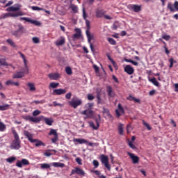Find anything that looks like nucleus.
I'll use <instances>...</instances> for the list:
<instances>
[{
  "label": "nucleus",
  "instance_id": "obj_26",
  "mask_svg": "<svg viewBox=\"0 0 178 178\" xmlns=\"http://www.w3.org/2000/svg\"><path fill=\"white\" fill-rule=\"evenodd\" d=\"M6 86H16L17 87H19L20 86V84L19 83V82H14L12 80H8L6 82Z\"/></svg>",
  "mask_w": 178,
  "mask_h": 178
},
{
  "label": "nucleus",
  "instance_id": "obj_30",
  "mask_svg": "<svg viewBox=\"0 0 178 178\" xmlns=\"http://www.w3.org/2000/svg\"><path fill=\"white\" fill-rule=\"evenodd\" d=\"M33 140H36L34 142V143H36L35 145V147H41V146L45 147V143H44V142H42L38 139H33Z\"/></svg>",
  "mask_w": 178,
  "mask_h": 178
},
{
  "label": "nucleus",
  "instance_id": "obj_39",
  "mask_svg": "<svg viewBox=\"0 0 178 178\" xmlns=\"http://www.w3.org/2000/svg\"><path fill=\"white\" fill-rule=\"evenodd\" d=\"M6 161L8 163H13V162H15V161H16V157H15V156L9 157V158L6 159Z\"/></svg>",
  "mask_w": 178,
  "mask_h": 178
},
{
  "label": "nucleus",
  "instance_id": "obj_19",
  "mask_svg": "<svg viewBox=\"0 0 178 178\" xmlns=\"http://www.w3.org/2000/svg\"><path fill=\"white\" fill-rule=\"evenodd\" d=\"M67 90L66 89H55L53 91V95H62L63 94H66Z\"/></svg>",
  "mask_w": 178,
  "mask_h": 178
},
{
  "label": "nucleus",
  "instance_id": "obj_41",
  "mask_svg": "<svg viewBox=\"0 0 178 178\" xmlns=\"http://www.w3.org/2000/svg\"><path fill=\"white\" fill-rule=\"evenodd\" d=\"M123 125L122 124H120L118 125V132L120 136H123Z\"/></svg>",
  "mask_w": 178,
  "mask_h": 178
},
{
  "label": "nucleus",
  "instance_id": "obj_4",
  "mask_svg": "<svg viewBox=\"0 0 178 178\" xmlns=\"http://www.w3.org/2000/svg\"><path fill=\"white\" fill-rule=\"evenodd\" d=\"M100 161L104 165L105 168H106L108 170H111V165H109V158L108 157V156L101 154Z\"/></svg>",
  "mask_w": 178,
  "mask_h": 178
},
{
  "label": "nucleus",
  "instance_id": "obj_18",
  "mask_svg": "<svg viewBox=\"0 0 178 178\" xmlns=\"http://www.w3.org/2000/svg\"><path fill=\"white\" fill-rule=\"evenodd\" d=\"M24 136L28 138L29 141H30V143H33L34 142L37 141L34 139H33V134L29 132V131H24Z\"/></svg>",
  "mask_w": 178,
  "mask_h": 178
},
{
  "label": "nucleus",
  "instance_id": "obj_29",
  "mask_svg": "<svg viewBox=\"0 0 178 178\" xmlns=\"http://www.w3.org/2000/svg\"><path fill=\"white\" fill-rule=\"evenodd\" d=\"M74 143H79V144H86L87 140L83 138H74L73 140Z\"/></svg>",
  "mask_w": 178,
  "mask_h": 178
},
{
  "label": "nucleus",
  "instance_id": "obj_37",
  "mask_svg": "<svg viewBox=\"0 0 178 178\" xmlns=\"http://www.w3.org/2000/svg\"><path fill=\"white\" fill-rule=\"evenodd\" d=\"M6 42L9 44V45H11L13 48H16V44H15V42L12 39H7Z\"/></svg>",
  "mask_w": 178,
  "mask_h": 178
},
{
  "label": "nucleus",
  "instance_id": "obj_54",
  "mask_svg": "<svg viewBox=\"0 0 178 178\" xmlns=\"http://www.w3.org/2000/svg\"><path fill=\"white\" fill-rule=\"evenodd\" d=\"M32 41L34 42V44H40V39L37 37H33L32 38Z\"/></svg>",
  "mask_w": 178,
  "mask_h": 178
},
{
  "label": "nucleus",
  "instance_id": "obj_11",
  "mask_svg": "<svg viewBox=\"0 0 178 178\" xmlns=\"http://www.w3.org/2000/svg\"><path fill=\"white\" fill-rule=\"evenodd\" d=\"M127 8L129 10H132L133 12H135L136 13H138L139 12H141V6H139L137 4H129L127 6Z\"/></svg>",
  "mask_w": 178,
  "mask_h": 178
},
{
  "label": "nucleus",
  "instance_id": "obj_8",
  "mask_svg": "<svg viewBox=\"0 0 178 178\" xmlns=\"http://www.w3.org/2000/svg\"><path fill=\"white\" fill-rule=\"evenodd\" d=\"M73 175H78V176H81V177H83V176H86V172H84V170L79 167H75L71 171V176Z\"/></svg>",
  "mask_w": 178,
  "mask_h": 178
},
{
  "label": "nucleus",
  "instance_id": "obj_62",
  "mask_svg": "<svg viewBox=\"0 0 178 178\" xmlns=\"http://www.w3.org/2000/svg\"><path fill=\"white\" fill-rule=\"evenodd\" d=\"M76 162L78 163V165H83L82 160L80 159V157H77L75 159Z\"/></svg>",
  "mask_w": 178,
  "mask_h": 178
},
{
  "label": "nucleus",
  "instance_id": "obj_52",
  "mask_svg": "<svg viewBox=\"0 0 178 178\" xmlns=\"http://www.w3.org/2000/svg\"><path fill=\"white\" fill-rule=\"evenodd\" d=\"M107 58L108 59L110 60V62H111L112 65H113V66H115V65H116V62H115V60H113V58L112 57H111L109 56V54H107Z\"/></svg>",
  "mask_w": 178,
  "mask_h": 178
},
{
  "label": "nucleus",
  "instance_id": "obj_58",
  "mask_svg": "<svg viewBox=\"0 0 178 178\" xmlns=\"http://www.w3.org/2000/svg\"><path fill=\"white\" fill-rule=\"evenodd\" d=\"M31 9L33 10H44V8H40L38 6H32Z\"/></svg>",
  "mask_w": 178,
  "mask_h": 178
},
{
  "label": "nucleus",
  "instance_id": "obj_20",
  "mask_svg": "<svg viewBox=\"0 0 178 178\" xmlns=\"http://www.w3.org/2000/svg\"><path fill=\"white\" fill-rule=\"evenodd\" d=\"M20 8H22V5L16 4V7H9L6 9V10L7 12H19V10H20Z\"/></svg>",
  "mask_w": 178,
  "mask_h": 178
},
{
  "label": "nucleus",
  "instance_id": "obj_63",
  "mask_svg": "<svg viewBox=\"0 0 178 178\" xmlns=\"http://www.w3.org/2000/svg\"><path fill=\"white\" fill-rule=\"evenodd\" d=\"M143 124L144 126H145V127H147V130H152V128L151 127V126H149V124L144 122Z\"/></svg>",
  "mask_w": 178,
  "mask_h": 178
},
{
  "label": "nucleus",
  "instance_id": "obj_2",
  "mask_svg": "<svg viewBox=\"0 0 178 178\" xmlns=\"http://www.w3.org/2000/svg\"><path fill=\"white\" fill-rule=\"evenodd\" d=\"M25 120H28L29 122H32L33 123H40L42 120H44L46 124L48 126H52V123H54V120L51 118H47L41 115L40 117H33L31 115H26L24 118Z\"/></svg>",
  "mask_w": 178,
  "mask_h": 178
},
{
  "label": "nucleus",
  "instance_id": "obj_10",
  "mask_svg": "<svg viewBox=\"0 0 178 178\" xmlns=\"http://www.w3.org/2000/svg\"><path fill=\"white\" fill-rule=\"evenodd\" d=\"M19 20L21 21L24 20V22H27V23H31V24H34L35 26H41V22L36 20H33L31 19V18L22 17L19 18Z\"/></svg>",
  "mask_w": 178,
  "mask_h": 178
},
{
  "label": "nucleus",
  "instance_id": "obj_24",
  "mask_svg": "<svg viewBox=\"0 0 178 178\" xmlns=\"http://www.w3.org/2000/svg\"><path fill=\"white\" fill-rule=\"evenodd\" d=\"M107 94L110 98H113V97H115V93L113 92V89L112 88V86H108L107 87Z\"/></svg>",
  "mask_w": 178,
  "mask_h": 178
},
{
  "label": "nucleus",
  "instance_id": "obj_46",
  "mask_svg": "<svg viewBox=\"0 0 178 178\" xmlns=\"http://www.w3.org/2000/svg\"><path fill=\"white\" fill-rule=\"evenodd\" d=\"M92 106H94V103H88L85 105V108L86 109H92Z\"/></svg>",
  "mask_w": 178,
  "mask_h": 178
},
{
  "label": "nucleus",
  "instance_id": "obj_59",
  "mask_svg": "<svg viewBox=\"0 0 178 178\" xmlns=\"http://www.w3.org/2000/svg\"><path fill=\"white\" fill-rule=\"evenodd\" d=\"M118 109L121 113H124V108L122 106V104H118Z\"/></svg>",
  "mask_w": 178,
  "mask_h": 178
},
{
  "label": "nucleus",
  "instance_id": "obj_53",
  "mask_svg": "<svg viewBox=\"0 0 178 178\" xmlns=\"http://www.w3.org/2000/svg\"><path fill=\"white\" fill-rule=\"evenodd\" d=\"M128 145L131 148V149H137V147L134 144H133V142H128Z\"/></svg>",
  "mask_w": 178,
  "mask_h": 178
},
{
  "label": "nucleus",
  "instance_id": "obj_31",
  "mask_svg": "<svg viewBox=\"0 0 178 178\" xmlns=\"http://www.w3.org/2000/svg\"><path fill=\"white\" fill-rule=\"evenodd\" d=\"M27 86L29 87V90L32 92L35 91L36 90L35 86L34 85L33 83H28Z\"/></svg>",
  "mask_w": 178,
  "mask_h": 178
},
{
  "label": "nucleus",
  "instance_id": "obj_3",
  "mask_svg": "<svg viewBox=\"0 0 178 178\" xmlns=\"http://www.w3.org/2000/svg\"><path fill=\"white\" fill-rule=\"evenodd\" d=\"M85 20H86V25L87 27L86 34L88 38V42H91V40H92V38H94V35H91V33H90V29H91L90 22L88 19H85Z\"/></svg>",
  "mask_w": 178,
  "mask_h": 178
},
{
  "label": "nucleus",
  "instance_id": "obj_21",
  "mask_svg": "<svg viewBox=\"0 0 178 178\" xmlns=\"http://www.w3.org/2000/svg\"><path fill=\"white\" fill-rule=\"evenodd\" d=\"M124 72L127 73V74H133V73H134V68H133L130 65H126L124 67Z\"/></svg>",
  "mask_w": 178,
  "mask_h": 178
},
{
  "label": "nucleus",
  "instance_id": "obj_34",
  "mask_svg": "<svg viewBox=\"0 0 178 178\" xmlns=\"http://www.w3.org/2000/svg\"><path fill=\"white\" fill-rule=\"evenodd\" d=\"M70 8L74 13H77V12H79V8L74 4H71Z\"/></svg>",
  "mask_w": 178,
  "mask_h": 178
},
{
  "label": "nucleus",
  "instance_id": "obj_50",
  "mask_svg": "<svg viewBox=\"0 0 178 178\" xmlns=\"http://www.w3.org/2000/svg\"><path fill=\"white\" fill-rule=\"evenodd\" d=\"M33 116L35 117V116H38V115H41V111L40 110H35L33 113H32Z\"/></svg>",
  "mask_w": 178,
  "mask_h": 178
},
{
  "label": "nucleus",
  "instance_id": "obj_57",
  "mask_svg": "<svg viewBox=\"0 0 178 178\" xmlns=\"http://www.w3.org/2000/svg\"><path fill=\"white\" fill-rule=\"evenodd\" d=\"M103 113H106V115H108V116H111L109 110L108 108H105V107H103Z\"/></svg>",
  "mask_w": 178,
  "mask_h": 178
},
{
  "label": "nucleus",
  "instance_id": "obj_23",
  "mask_svg": "<svg viewBox=\"0 0 178 178\" xmlns=\"http://www.w3.org/2000/svg\"><path fill=\"white\" fill-rule=\"evenodd\" d=\"M48 77L51 79V80H58L60 77V74L59 73H51L49 74Z\"/></svg>",
  "mask_w": 178,
  "mask_h": 178
},
{
  "label": "nucleus",
  "instance_id": "obj_51",
  "mask_svg": "<svg viewBox=\"0 0 178 178\" xmlns=\"http://www.w3.org/2000/svg\"><path fill=\"white\" fill-rule=\"evenodd\" d=\"M169 62L170 63L169 67L170 69H172V67H173V64L176 63V60H175L173 58H170Z\"/></svg>",
  "mask_w": 178,
  "mask_h": 178
},
{
  "label": "nucleus",
  "instance_id": "obj_60",
  "mask_svg": "<svg viewBox=\"0 0 178 178\" xmlns=\"http://www.w3.org/2000/svg\"><path fill=\"white\" fill-rule=\"evenodd\" d=\"M162 38L163 40H165V41H169L170 40V35H164L162 36Z\"/></svg>",
  "mask_w": 178,
  "mask_h": 178
},
{
  "label": "nucleus",
  "instance_id": "obj_12",
  "mask_svg": "<svg viewBox=\"0 0 178 178\" xmlns=\"http://www.w3.org/2000/svg\"><path fill=\"white\" fill-rule=\"evenodd\" d=\"M167 9H169L170 12H178V1H175L174 8L173 4L171 2L168 3Z\"/></svg>",
  "mask_w": 178,
  "mask_h": 178
},
{
  "label": "nucleus",
  "instance_id": "obj_5",
  "mask_svg": "<svg viewBox=\"0 0 178 178\" xmlns=\"http://www.w3.org/2000/svg\"><path fill=\"white\" fill-rule=\"evenodd\" d=\"M69 105L76 109L77 106H80L81 104H83V101L81 99L77 98V97H74L72 101H70L68 102Z\"/></svg>",
  "mask_w": 178,
  "mask_h": 178
},
{
  "label": "nucleus",
  "instance_id": "obj_17",
  "mask_svg": "<svg viewBox=\"0 0 178 178\" xmlns=\"http://www.w3.org/2000/svg\"><path fill=\"white\" fill-rule=\"evenodd\" d=\"M20 140H13L10 145L11 149H20Z\"/></svg>",
  "mask_w": 178,
  "mask_h": 178
},
{
  "label": "nucleus",
  "instance_id": "obj_32",
  "mask_svg": "<svg viewBox=\"0 0 178 178\" xmlns=\"http://www.w3.org/2000/svg\"><path fill=\"white\" fill-rule=\"evenodd\" d=\"M51 152L56 153V150L55 149H47L44 153V156H48V157L51 156L52 155V153Z\"/></svg>",
  "mask_w": 178,
  "mask_h": 178
},
{
  "label": "nucleus",
  "instance_id": "obj_25",
  "mask_svg": "<svg viewBox=\"0 0 178 178\" xmlns=\"http://www.w3.org/2000/svg\"><path fill=\"white\" fill-rule=\"evenodd\" d=\"M65 42H66L65 38L60 37V40L56 41V45L57 47L65 45Z\"/></svg>",
  "mask_w": 178,
  "mask_h": 178
},
{
  "label": "nucleus",
  "instance_id": "obj_16",
  "mask_svg": "<svg viewBox=\"0 0 178 178\" xmlns=\"http://www.w3.org/2000/svg\"><path fill=\"white\" fill-rule=\"evenodd\" d=\"M74 30L76 31V33H74L72 35L73 41H76V40H79V38H80V37H81V29H80L79 28H76Z\"/></svg>",
  "mask_w": 178,
  "mask_h": 178
},
{
  "label": "nucleus",
  "instance_id": "obj_61",
  "mask_svg": "<svg viewBox=\"0 0 178 178\" xmlns=\"http://www.w3.org/2000/svg\"><path fill=\"white\" fill-rule=\"evenodd\" d=\"M88 99V101H92L95 97H94V95H91V94H88L87 95Z\"/></svg>",
  "mask_w": 178,
  "mask_h": 178
},
{
  "label": "nucleus",
  "instance_id": "obj_28",
  "mask_svg": "<svg viewBox=\"0 0 178 178\" xmlns=\"http://www.w3.org/2000/svg\"><path fill=\"white\" fill-rule=\"evenodd\" d=\"M127 99L128 101H134L135 102H136V103H138V104H140V99H137V98L133 97L131 95H130L127 98Z\"/></svg>",
  "mask_w": 178,
  "mask_h": 178
},
{
  "label": "nucleus",
  "instance_id": "obj_27",
  "mask_svg": "<svg viewBox=\"0 0 178 178\" xmlns=\"http://www.w3.org/2000/svg\"><path fill=\"white\" fill-rule=\"evenodd\" d=\"M51 165L54 166V168H65V163H63L54 162L51 163Z\"/></svg>",
  "mask_w": 178,
  "mask_h": 178
},
{
  "label": "nucleus",
  "instance_id": "obj_45",
  "mask_svg": "<svg viewBox=\"0 0 178 178\" xmlns=\"http://www.w3.org/2000/svg\"><path fill=\"white\" fill-rule=\"evenodd\" d=\"M9 104L0 106V111H7V109H9Z\"/></svg>",
  "mask_w": 178,
  "mask_h": 178
},
{
  "label": "nucleus",
  "instance_id": "obj_42",
  "mask_svg": "<svg viewBox=\"0 0 178 178\" xmlns=\"http://www.w3.org/2000/svg\"><path fill=\"white\" fill-rule=\"evenodd\" d=\"M65 72L67 73V74H68L69 76H70V74H73V71L72 70V67H67L65 68Z\"/></svg>",
  "mask_w": 178,
  "mask_h": 178
},
{
  "label": "nucleus",
  "instance_id": "obj_35",
  "mask_svg": "<svg viewBox=\"0 0 178 178\" xmlns=\"http://www.w3.org/2000/svg\"><path fill=\"white\" fill-rule=\"evenodd\" d=\"M13 134L14 138H15L14 140L20 141V138L19 137V134H17L16 130H15V129L13 130Z\"/></svg>",
  "mask_w": 178,
  "mask_h": 178
},
{
  "label": "nucleus",
  "instance_id": "obj_44",
  "mask_svg": "<svg viewBox=\"0 0 178 178\" xmlns=\"http://www.w3.org/2000/svg\"><path fill=\"white\" fill-rule=\"evenodd\" d=\"M108 41L109 42V44H111V45H116V40L112 38H109L108 39Z\"/></svg>",
  "mask_w": 178,
  "mask_h": 178
},
{
  "label": "nucleus",
  "instance_id": "obj_14",
  "mask_svg": "<svg viewBox=\"0 0 178 178\" xmlns=\"http://www.w3.org/2000/svg\"><path fill=\"white\" fill-rule=\"evenodd\" d=\"M127 155L131 159L132 163L136 165L137 163H138V162H140V157H138V156H136V154L131 153V152H128Z\"/></svg>",
  "mask_w": 178,
  "mask_h": 178
},
{
  "label": "nucleus",
  "instance_id": "obj_38",
  "mask_svg": "<svg viewBox=\"0 0 178 178\" xmlns=\"http://www.w3.org/2000/svg\"><path fill=\"white\" fill-rule=\"evenodd\" d=\"M124 60L126 62H128L129 63H132V65H134V66H138V63L136 61H134L131 59L125 58Z\"/></svg>",
  "mask_w": 178,
  "mask_h": 178
},
{
  "label": "nucleus",
  "instance_id": "obj_22",
  "mask_svg": "<svg viewBox=\"0 0 178 178\" xmlns=\"http://www.w3.org/2000/svg\"><path fill=\"white\" fill-rule=\"evenodd\" d=\"M95 13L97 17L101 18L104 17L105 13H106V11L104 10V9H97Z\"/></svg>",
  "mask_w": 178,
  "mask_h": 178
},
{
  "label": "nucleus",
  "instance_id": "obj_36",
  "mask_svg": "<svg viewBox=\"0 0 178 178\" xmlns=\"http://www.w3.org/2000/svg\"><path fill=\"white\" fill-rule=\"evenodd\" d=\"M149 81H151V83H152L154 86H156V87H159V82H158V81H156V79L155 77L152 78Z\"/></svg>",
  "mask_w": 178,
  "mask_h": 178
},
{
  "label": "nucleus",
  "instance_id": "obj_43",
  "mask_svg": "<svg viewBox=\"0 0 178 178\" xmlns=\"http://www.w3.org/2000/svg\"><path fill=\"white\" fill-rule=\"evenodd\" d=\"M12 35H15V37H20V35H22V33H20V32L17 30V31H13L12 32Z\"/></svg>",
  "mask_w": 178,
  "mask_h": 178
},
{
  "label": "nucleus",
  "instance_id": "obj_7",
  "mask_svg": "<svg viewBox=\"0 0 178 178\" xmlns=\"http://www.w3.org/2000/svg\"><path fill=\"white\" fill-rule=\"evenodd\" d=\"M23 12L20 11L16 13H5L0 16V19H8V17H18V16H23Z\"/></svg>",
  "mask_w": 178,
  "mask_h": 178
},
{
  "label": "nucleus",
  "instance_id": "obj_48",
  "mask_svg": "<svg viewBox=\"0 0 178 178\" xmlns=\"http://www.w3.org/2000/svg\"><path fill=\"white\" fill-rule=\"evenodd\" d=\"M6 130V125L3 122H0V131H3Z\"/></svg>",
  "mask_w": 178,
  "mask_h": 178
},
{
  "label": "nucleus",
  "instance_id": "obj_15",
  "mask_svg": "<svg viewBox=\"0 0 178 178\" xmlns=\"http://www.w3.org/2000/svg\"><path fill=\"white\" fill-rule=\"evenodd\" d=\"M23 165L25 166L27 165H30V162H29V160L23 159L21 161H17L16 163V166H17V168H23Z\"/></svg>",
  "mask_w": 178,
  "mask_h": 178
},
{
  "label": "nucleus",
  "instance_id": "obj_13",
  "mask_svg": "<svg viewBox=\"0 0 178 178\" xmlns=\"http://www.w3.org/2000/svg\"><path fill=\"white\" fill-rule=\"evenodd\" d=\"M81 115H85L86 116H87V118H89L90 119H94L95 113L91 109H86L81 112Z\"/></svg>",
  "mask_w": 178,
  "mask_h": 178
},
{
  "label": "nucleus",
  "instance_id": "obj_6",
  "mask_svg": "<svg viewBox=\"0 0 178 178\" xmlns=\"http://www.w3.org/2000/svg\"><path fill=\"white\" fill-rule=\"evenodd\" d=\"M96 126L92 122H89L90 127H92L93 130H98L99 128V123H101V115L98 114L97 117L95 118Z\"/></svg>",
  "mask_w": 178,
  "mask_h": 178
},
{
  "label": "nucleus",
  "instance_id": "obj_40",
  "mask_svg": "<svg viewBox=\"0 0 178 178\" xmlns=\"http://www.w3.org/2000/svg\"><path fill=\"white\" fill-rule=\"evenodd\" d=\"M41 169H49L51 168V165L48 163H42L40 164Z\"/></svg>",
  "mask_w": 178,
  "mask_h": 178
},
{
  "label": "nucleus",
  "instance_id": "obj_49",
  "mask_svg": "<svg viewBox=\"0 0 178 178\" xmlns=\"http://www.w3.org/2000/svg\"><path fill=\"white\" fill-rule=\"evenodd\" d=\"M58 86H59V83L51 82L49 84V87H51V88H56Z\"/></svg>",
  "mask_w": 178,
  "mask_h": 178
},
{
  "label": "nucleus",
  "instance_id": "obj_47",
  "mask_svg": "<svg viewBox=\"0 0 178 178\" xmlns=\"http://www.w3.org/2000/svg\"><path fill=\"white\" fill-rule=\"evenodd\" d=\"M18 31L19 33H24V26H23V25L19 24H18Z\"/></svg>",
  "mask_w": 178,
  "mask_h": 178
},
{
  "label": "nucleus",
  "instance_id": "obj_56",
  "mask_svg": "<svg viewBox=\"0 0 178 178\" xmlns=\"http://www.w3.org/2000/svg\"><path fill=\"white\" fill-rule=\"evenodd\" d=\"M44 102H45L44 100H35L32 102V104H36V105H38V104H44Z\"/></svg>",
  "mask_w": 178,
  "mask_h": 178
},
{
  "label": "nucleus",
  "instance_id": "obj_55",
  "mask_svg": "<svg viewBox=\"0 0 178 178\" xmlns=\"http://www.w3.org/2000/svg\"><path fill=\"white\" fill-rule=\"evenodd\" d=\"M92 163H93L95 169H97V168H98V166H99V162H98L97 160H94Z\"/></svg>",
  "mask_w": 178,
  "mask_h": 178
},
{
  "label": "nucleus",
  "instance_id": "obj_9",
  "mask_svg": "<svg viewBox=\"0 0 178 178\" xmlns=\"http://www.w3.org/2000/svg\"><path fill=\"white\" fill-rule=\"evenodd\" d=\"M49 136H54V137L51 138V143L53 144H56L58 140H59V136H58V132L55 129H50V131L49 133Z\"/></svg>",
  "mask_w": 178,
  "mask_h": 178
},
{
  "label": "nucleus",
  "instance_id": "obj_64",
  "mask_svg": "<svg viewBox=\"0 0 178 178\" xmlns=\"http://www.w3.org/2000/svg\"><path fill=\"white\" fill-rule=\"evenodd\" d=\"M65 98L67 99H70L72 98V92H68L65 95Z\"/></svg>",
  "mask_w": 178,
  "mask_h": 178
},
{
  "label": "nucleus",
  "instance_id": "obj_33",
  "mask_svg": "<svg viewBox=\"0 0 178 178\" xmlns=\"http://www.w3.org/2000/svg\"><path fill=\"white\" fill-rule=\"evenodd\" d=\"M97 104H99L100 105H104L105 101L101 99V95L97 94Z\"/></svg>",
  "mask_w": 178,
  "mask_h": 178
},
{
  "label": "nucleus",
  "instance_id": "obj_1",
  "mask_svg": "<svg viewBox=\"0 0 178 178\" xmlns=\"http://www.w3.org/2000/svg\"><path fill=\"white\" fill-rule=\"evenodd\" d=\"M18 54L24 60L25 68L22 69V71L17 72L14 74L13 76V79H22V77H24L26 74H29V67L27 66V60L26 59V56H24V54H23V53L21 51H18Z\"/></svg>",
  "mask_w": 178,
  "mask_h": 178
}]
</instances>
